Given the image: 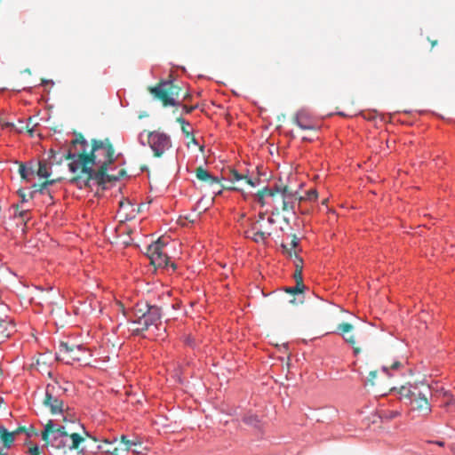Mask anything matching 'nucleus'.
<instances>
[{
    "mask_svg": "<svg viewBox=\"0 0 455 455\" xmlns=\"http://www.w3.org/2000/svg\"><path fill=\"white\" fill-rule=\"evenodd\" d=\"M89 144L82 133H76L70 148L62 158L70 160L68 167L75 175L70 180L80 188L90 187L92 180L98 185L116 181V178L107 173L108 166L116 160L115 148L108 138L92 139Z\"/></svg>",
    "mask_w": 455,
    "mask_h": 455,
    "instance_id": "1",
    "label": "nucleus"
},
{
    "mask_svg": "<svg viewBox=\"0 0 455 455\" xmlns=\"http://www.w3.org/2000/svg\"><path fill=\"white\" fill-rule=\"evenodd\" d=\"M72 426H56L53 420H49L42 432V439L52 448L63 450H77L84 441L82 434L88 435L80 422L71 421Z\"/></svg>",
    "mask_w": 455,
    "mask_h": 455,
    "instance_id": "2",
    "label": "nucleus"
},
{
    "mask_svg": "<svg viewBox=\"0 0 455 455\" xmlns=\"http://www.w3.org/2000/svg\"><path fill=\"white\" fill-rule=\"evenodd\" d=\"M401 396L410 400L411 410L426 418L432 412V406L428 401L431 395L430 387L423 383L420 385L407 384L399 388Z\"/></svg>",
    "mask_w": 455,
    "mask_h": 455,
    "instance_id": "3",
    "label": "nucleus"
},
{
    "mask_svg": "<svg viewBox=\"0 0 455 455\" xmlns=\"http://www.w3.org/2000/svg\"><path fill=\"white\" fill-rule=\"evenodd\" d=\"M269 198L274 207L272 214H279L280 211L295 213L296 203L302 200L296 191L282 182L270 188Z\"/></svg>",
    "mask_w": 455,
    "mask_h": 455,
    "instance_id": "4",
    "label": "nucleus"
},
{
    "mask_svg": "<svg viewBox=\"0 0 455 455\" xmlns=\"http://www.w3.org/2000/svg\"><path fill=\"white\" fill-rule=\"evenodd\" d=\"M134 317L132 323L135 327L132 332L138 334L148 329L150 325H156L161 319V309L156 306L148 303H138L134 307Z\"/></svg>",
    "mask_w": 455,
    "mask_h": 455,
    "instance_id": "5",
    "label": "nucleus"
},
{
    "mask_svg": "<svg viewBox=\"0 0 455 455\" xmlns=\"http://www.w3.org/2000/svg\"><path fill=\"white\" fill-rule=\"evenodd\" d=\"M148 92L155 100L160 101L164 107L178 105V99L181 88L172 80H161L155 86H149Z\"/></svg>",
    "mask_w": 455,
    "mask_h": 455,
    "instance_id": "6",
    "label": "nucleus"
},
{
    "mask_svg": "<svg viewBox=\"0 0 455 455\" xmlns=\"http://www.w3.org/2000/svg\"><path fill=\"white\" fill-rule=\"evenodd\" d=\"M164 240L159 238L147 248V256L155 267H167L169 266V257L164 252Z\"/></svg>",
    "mask_w": 455,
    "mask_h": 455,
    "instance_id": "7",
    "label": "nucleus"
},
{
    "mask_svg": "<svg viewBox=\"0 0 455 455\" xmlns=\"http://www.w3.org/2000/svg\"><path fill=\"white\" fill-rule=\"evenodd\" d=\"M148 143L154 152V156L161 157L165 151L172 148V141L168 135L159 132H148Z\"/></svg>",
    "mask_w": 455,
    "mask_h": 455,
    "instance_id": "8",
    "label": "nucleus"
},
{
    "mask_svg": "<svg viewBox=\"0 0 455 455\" xmlns=\"http://www.w3.org/2000/svg\"><path fill=\"white\" fill-rule=\"evenodd\" d=\"M85 354L86 350L81 345L69 346L66 342H60L57 352V358L65 361L67 363H72L76 361H81Z\"/></svg>",
    "mask_w": 455,
    "mask_h": 455,
    "instance_id": "9",
    "label": "nucleus"
},
{
    "mask_svg": "<svg viewBox=\"0 0 455 455\" xmlns=\"http://www.w3.org/2000/svg\"><path fill=\"white\" fill-rule=\"evenodd\" d=\"M60 386L58 383L49 384L45 389V396L44 399V405L50 409L52 415L64 414V403L63 401L59 399L56 393L58 389H60Z\"/></svg>",
    "mask_w": 455,
    "mask_h": 455,
    "instance_id": "10",
    "label": "nucleus"
},
{
    "mask_svg": "<svg viewBox=\"0 0 455 455\" xmlns=\"http://www.w3.org/2000/svg\"><path fill=\"white\" fill-rule=\"evenodd\" d=\"M354 326L349 323H341L337 326V331L342 336L344 340L352 346L354 354L358 355L361 348L356 346L355 335L352 333Z\"/></svg>",
    "mask_w": 455,
    "mask_h": 455,
    "instance_id": "11",
    "label": "nucleus"
},
{
    "mask_svg": "<svg viewBox=\"0 0 455 455\" xmlns=\"http://www.w3.org/2000/svg\"><path fill=\"white\" fill-rule=\"evenodd\" d=\"M196 178L203 182L207 183L212 187H215L214 193L220 194L221 193L222 186L220 183V180L218 177L212 176L207 170L204 167L199 166L196 169Z\"/></svg>",
    "mask_w": 455,
    "mask_h": 455,
    "instance_id": "12",
    "label": "nucleus"
},
{
    "mask_svg": "<svg viewBox=\"0 0 455 455\" xmlns=\"http://www.w3.org/2000/svg\"><path fill=\"white\" fill-rule=\"evenodd\" d=\"M15 435L6 427L0 426V455H8L15 441Z\"/></svg>",
    "mask_w": 455,
    "mask_h": 455,
    "instance_id": "13",
    "label": "nucleus"
},
{
    "mask_svg": "<svg viewBox=\"0 0 455 455\" xmlns=\"http://www.w3.org/2000/svg\"><path fill=\"white\" fill-rule=\"evenodd\" d=\"M292 122L302 130L314 131L315 129L313 121L311 120L309 116L304 111L298 112L293 116Z\"/></svg>",
    "mask_w": 455,
    "mask_h": 455,
    "instance_id": "14",
    "label": "nucleus"
},
{
    "mask_svg": "<svg viewBox=\"0 0 455 455\" xmlns=\"http://www.w3.org/2000/svg\"><path fill=\"white\" fill-rule=\"evenodd\" d=\"M132 443H129V439L127 438V436L122 435L120 436L119 444L117 446H115L111 451L107 450L106 453L111 455H129V452L132 451Z\"/></svg>",
    "mask_w": 455,
    "mask_h": 455,
    "instance_id": "15",
    "label": "nucleus"
},
{
    "mask_svg": "<svg viewBox=\"0 0 455 455\" xmlns=\"http://www.w3.org/2000/svg\"><path fill=\"white\" fill-rule=\"evenodd\" d=\"M302 269H303V259H297L296 265H295V271L293 274V277L296 282V290L297 291H304L305 290V284L303 283V276H302Z\"/></svg>",
    "mask_w": 455,
    "mask_h": 455,
    "instance_id": "16",
    "label": "nucleus"
},
{
    "mask_svg": "<svg viewBox=\"0 0 455 455\" xmlns=\"http://www.w3.org/2000/svg\"><path fill=\"white\" fill-rule=\"evenodd\" d=\"M14 331L15 325L12 323V320H7L4 323H0V341L10 337Z\"/></svg>",
    "mask_w": 455,
    "mask_h": 455,
    "instance_id": "17",
    "label": "nucleus"
},
{
    "mask_svg": "<svg viewBox=\"0 0 455 455\" xmlns=\"http://www.w3.org/2000/svg\"><path fill=\"white\" fill-rule=\"evenodd\" d=\"M252 230H255L252 235V240L258 243H265L267 238L271 235V232L257 229L256 224L252 227Z\"/></svg>",
    "mask_w": 455,
    "mask_h": 455,
    "instance_id": "18",
    "label": "nucleus"
},
{
    "mask_svg": "<svg viewBox=\"0 0 455 455\" xmlns=\"http://www.w3.org/2000/svg\"><path fill=\"white\" fill-rule=\"evenodd\" d=\"M60 180H61V178H56V179H52V180H46L42 184H34L33 187H32L34 190L31 193V196H33V195L36 194V193L44 194V189L49 185H52V184L56 183L57 181Z\"/></svg>",
    "mask_w": 455,
    "mask_h": 455,
    "instance_id": "19",
    "label": "nucleus"
},
{
    "mask_svg": "<svg viewBox=\"0 0 455 455\" xmlns=\"http://www.w3.org/2000/svg\"><path fill=\"white\" fill-rule=\"evenodd\" d=\"M270 188H264L257 192L258 202L261 206H265L269 203L266 200L269 197Z\"/></svg>",
    "mask_w": 455,
    "mask_h": 455,
    "instance_id": "20",
    "label": "nucleus"
},
{
    "mask_svg": "<svg viewBox=\"0 0 455 455\" xmlns=\"http://www.w3.org/2000/svg\"><path fill=\"white\" fill-rule=\"evenodd\" d=\"M281 247L283 249V253H284L287 257L293 259L294 265H296L297 259H301L295 249L289 248L288 244L282 243Z\"/></svg>",
    "mask_w": 455,
    "mask_h": 455,
    "instance_id": "21",
    "label": "nucleus"
},
{
    "mask_svg": "<svg viewBox=\"0 0 455 455\" xmlns=\"http://www.w3.org/2000/svg\"><path fill=\"white\" fill-rule=\"evenodd\" d=\"M244 178H246L245 175L240 174L237 171L234 169L228 171L227 177V179L232 183L243 180Z\"/></svg>",
    "mask_w": 455,
    "mask_h": 455,
    "instance_id": "22",
    "label": "nucleus"
},
{
    "mask_svg": "<svg viewBox=\"0 0 455 455\" xmlns=\"http://www.w3.org/2000/svg\"><path fill=\"white\" fill-rule=\"evenodd\" d=\"M243 421L245 424L253 427H259L260 426V420L256 415H246L243 418Z\"/></svg>",
    "mask_w": 455,
    "mask_h": 455,
    "instance_id": "23",
    "label": "nucleus"
},
{
    "mask_svg": "<svg viewBox=\"0 0 455 455\" xmlns=\"http://www.w3.org/2000/svg\"><path fill=\"white\" fill-rule=\"evenodd\" d=\"M37 175L42 178L48 179L51 173L48 171V166L45 162H39V167L37 170Z\"/></svg>",
    "mask_w": 455,
    "mask_h": 455,
    "instance_id": "24",
    "label": "nucleus"
},
{
    "mask_svg": "<svg viewBox=\"0 0 455 455\" xmlns=\"http://www.w3.org/2000/svg\"><path fill=\"white\" fill-rule=\"evenodd\" d=\"M129 443H132L131 451L133 454L137 455L142 453V451L139 449L140 447H141L142 443L139 438H136L134 440H129Z\"/></svg>",
    "mask_w": 455,
    "mask_h": 455,
    "instance_id": "25",
    "label": "nucleus"
},
{
    "mask_svg": "<svg viewBox=\"0 0 455 455\" xmlns=\"http://www.w3.org/2000/svg\"><path fill=\"white\" fill-rule=\"evenodd\" d=\"M177 122L180 124L181 125V130L183 132V133L186 135L187 138H190L192 136V134L188 132V130L187 129V126L189 125V123H188L184 118L182 117H178L177 118Z\"/></svg>",
    "mask_w": 455,
    "mask_h": 455,
    "instance_id": "26",
    "label": "nucleus"
},
{
    "mask_svg": "<svg viewBox=\"0 0 455 455\" xmlns=\"http://www.w3.org/2000/svg\"><path fill=\"white\" fill-rule=\"evenodd\" d=\"M63 425H68V426H72V423L71 421H75V422H79V420L77 419V418L72 414H70L69 412H66L65 414H63Z\"/></svg>",
    "mask_w": 455,
    "mask_h": 455,
    "instance_id": "27",
    "label": "nucleus"
},
{
    "mask_svg": "<svg viewBox=\"0 0 455 455\" xmlns=\"http://www.w3.org/2000/svg\"><path fill=\"white\" fill-rule=\"evenodd\" d=\"M9 309L5 305L0 306V323H5L7 320H11L6 312H8Z\"/></svg>",
    "mask_w": 455,
    "mask_h": 455,
    "instance_id": "28",
    "label": "nucleus"
},
{
    "mask_svg": "<svg viewBox=\"0 0 455 455\" xmlns=\"http://www.w3.org/2000/svg\"><path fill=\"white\" fill-rule=\"evenodd\" d=\"M115 446L113 445L112 442H109L108 440H104L101 444L98 446V449L100 450L102 452L106 453L107 450H113Z\"/></svg>",
    "mask_w": 455,
    "mask_h": 455,
    "instance_id": "29",
    "label": "nucleus"
},
{
    "mask_svg": "<svg viewBox=\"0 0 455 455\" xmlns=\"http://www.w3.org/2000/svg\"><path fill=\"white\" fill-rule=\"evenodd\" d=\"M377 375H378L377 371H370L368 379H367V383L372 387L375 386L376 385L375 379L377 378Z\"/></svg>",
    "mask_w": 455,
    "mask_h": 455,
    "instance_id": "30",
    "label": "nucleus"
},
{
    "mask_svg": "<svg viewBox=\"0 0 455 455\" xmlns=\"http://www.w3.org/2000/svg\"><path fill=\"white\" fill-rule=\"evenodd\" d=\"M19 173L23 180H28V170H27L26 166L24 165V164H20Z\"/></svg>",
    "mask_w": 455,
    "mask_h": 455,
    "instance_id": "31",
    "label": "nucleus"
},
{
    "mask_svg": "<svg viewBox=\"0 0 455 455\" xmlns=\"http://www.w3.org/2000/svg\"><path fill=\"white\" fill-rule=\"evenodd\" d=\"M12 432L15 435V436H17L18 435H20L21 433H24V434L27 435L28 437H30V434L28 433V429H27V427H24V426L17 427Z\"/></svg>",
    "mask_w": 455,
    "mask_h": 455,
    "instance_id": "32",
    "label": "nucleus"
},
{
    "mask_svg": "<svg viewBox=\"0 0 455 455\" xmlns=\"http://www.w3.org/2000/svg\"><path fill=\"white\" fill-rule=\"evenodd\" d=\"M444 396H447L449 400L445 403L444 407L450 406V405H455V397L451 395L448 392H444Z\"/></svg>",
    "mask_w": 455,
    "mask_h": 455,
    "instance_id": "33",
    "label": "nucleus"
},
{
    "mask_svg": "<svg viewBox=\"0 0 455 455\" xmlns=\"http://www.w3.org/2000/svg\"><path fill=\"white\" fill-rule=\"evenodd\" d=\"M299 246V238L296 235H292V239L291 241V243L289 245V248L295 249Z\"/></svg>",
    "mask_w": 455,
    "mask_h": 455,
    "instance_id": "34",
    "label": "nucleus"
},
{
    "mask_svg": "<svg viewBox=\"0 0 455 455\" xmlns=\"http://www.w3.org/2000/svg\"><path fill=\"white\" fill-rule=\"evenodd\" d=\"M317 191L315 189H310L308 192H307V199L308 200H313V199H316L317 198Z\"/></svg>",
    "mask_w": 455,
    "mask_h": 455,
    "instance_id": "35",
    "label": "nucleus"
},
{
    "mask_svg": "<svg viewBox=\"0 0 455 455\" xmlns=\"http://www.w3.org/2000/svg\"><path fill=\"white\" fill-rule=\"evenodd\" d=\"M30 455H40V450L38 446L30 447L28 450Z\"/></svg>",
    "mask_w": 455,
    "mask_h": 455,
    "instance_id": "36",
    "label": "nucleus"
},
{
    "mask_svg": "<svg viewBox=\"0 0 455 455\" xmlns=\"http://www.w3.org/2000/svg\"><path fill=\"white\" fill-rule=\"evenodd\" d=\"M196 108V106H187V105H184L183 106V109H184V112L186 114H189L191 113L192 111H194L195 109Z\"/></svg>",
    "mask_w": 455,
    "mask_h": 455,
    "instance_id": "37",
    "label": "nucleus"
},
{
    "mask_svg": "<svg viewBox=\"0 0 455 455\" xmlns=\"http://www.w3.org/2000/svg\"><path fill=\"white\" fill-rule=\"evenodd\" d=\"M285 291H286V292L291 293V294L302 293L304 291H297L296 285L294 287H289Z\"/></svg>",
    "mask_w": 455,
    "mask_h": 455,
    "instance_id": "38",
    "label": "nucleus"
},
{
    "mask_svg": "<svg viewBox=\"0 0 455 455\" xmlns=\"http://www.w3.org/2000/svg\"><path fill=\"white\" fill-rule=\"evenodd\" d=\"M246 184L250 185L251 187H255L256 183L250 178L246 176V178L243 179Z\"/></svg>",
    "mask_w": 455,
    "mask_h": 455,
    "instance_id": "39",
    "label": "nucleus"
},
{
    "mask_svg": "<svg viewBox=\"0 0 455 455\" xmlns=\"http://www.w3.org/2000/svg\"><path fill=\"white\" fill-rule=\"evenodd\" d=\"M125 175H126V171L122 169V170L119 171L118 176H114V177L116 178V180H117L120 178L124 177Z\"/></svg>",
    "mask_w": 455,
    "mask_h": 455,
    "instance_id": "40",
    "label": "nucleus"
},
{
    "mask_svg": "<svg viewBox=\"0 0 455 455\" xmlns=\"http://www.w3.org/2000/svg\"><path fill=\"white\" fill-rule=\"evenodd\" d=\"M401 365H402V364H401V363H400V362H398V361H396V362H395V363L390 366V368H391V369H393V370H396V369L400 368V367H401Z\"/></svg>",
    "mask_w": 455,
    "mask_h": 455,
    "instance_id": "41",
    "label": "nucleus"
},
{
    "mask_svg": "<svg viewBox=\"0 0 455 455\" xmlns=\"http://www.w3.org/2000/svg\"><path fill=\"white\" fill-rule=\"evenodd\" d=\"M27 429H28V433L30 434V437L32 435H36V430H35L33 426H30V427H27Z\"/></svg>",
    "mask_w": 455,
    "mask_h": 455,
    "instance_id": "42",
    "label": "nucleus"
},
{
    "mask_svg": "<svg viewBox=\"0 0 455 455\" xmlns=\"http://www.w3.org/2000/svg\"><path fill=\"white\" fill-rule=\"evenodd\" d=\"M1 125H2V127H4V128H8V127H12V126H13V124H12L8 123V122H3V123H1Z\"/></svg>",
    "mask_w": 455,
    "mask_h": 455,
    "instance_id": "43",
    "label": "nucleus"
},
{
    "mask_svg": "<svg viewBox=\"0 0 455 455\" xmlns=\"http://www.w3.org/2000/svg\"><path fill=\"white\" fill-rule=\"evenodd\" d=\"M55 155H56V153L52 149L50 150V152H49L50 159H52V161H54L55 160Z\"/></svg>",
    "mask_w": 455,
    "mask_h": 455,
    "instance_id": "44",
    "label": "nucleus"
},
{
    "mask_svg": "<svg viewBox=\"0 0 455 455\" xmlns=\"http://www.w3.org/2000/svg\"><path fill=\"white\" fill-rule=\"evenodd\" d=\"M388 370H389V369H388L387 367H386V366L382 367V371H383V372H385V373H386V375H387V374H388Z\"/></svg>",
    "mask_w": 455,
    "mask_h": 455,
    "instance_id": "45",
    "label": "nucleus"
},
{
    "mask_svg": "<svg viewBox=\"0 0 455 455\" xmlns=\"http://www.w3.org/2000/svg\"><path fill=\"white\" fill-rule=\"evenodd\" d=\"M26 129H27V131H28L29 133H31V134H32V132H33V128L28 127V124H27Z\"/></svg>",
    "mask_w": 455,
    "mask_h": 455,
    "instance_id": "46",
    "label": "nucleus"
},
{
    "mask_svg": "<svg viewBox=\"0 0 455 455\" xmlns=\"http://www.w3.org/2000/svg\"><path fill=\"white\" fill-rule=\"evenodd\" d=\"M267 221H268L269 224H274L275 223V220L273 218H271V217L267 219Z\"/></svg>",
    "mask_w": 455,
    "mask_h": 455,
    "instance_id": "47",
    "label": "nucleus"
},
{
    "mask_svg": "<svg viewBox=\"0 0 455 455\" xmlns=\"http://www.w3.org/2000/svg\"><path fill=\"white\" fill-rule=\"evenodd\" d=\"M432 47L437 44V40L430 41Z\"/></svg>",
    "mask_w": 455,
    "mask_h": 455,
    "instance_id": "48",
    "label": "nucleus"
},
{
    "mask_svg": "<svg viewBox=\"0 0 455 455\" xmlns=\"http://www.w3.org/2000/svg\"><path fill=\"white\" fill-rule=\"evenodd\" d=\"M39 366H40V359H37L36 367L37 368L38 371H40Z\"/></svg>",
    "mask_w": 455,
    "mask_h": 455,
    "instance_id": "49",
    "label": "nucleus"
},
{
    "mask_svg": "<svg viewBox=\"0 0 455 455\" xmlns=\"http://www.w3.org/2000/svg\"><path fill=\"white\" fill-rule=\"evenodd\" d=\"M435 443L438 444L439 446H443L444 445V443L441 442V441H437V442H435Z\"/></svg>",
    "mask_w": 455,
    "mask_h": 455,
    "instance_id": "50",
    "label": "nucleus"
},
{
    "mask_svg": "<svg viewBox=\"0 0 455 455\" xmlns=\"http://www.w3.org/2000/svg\"><path fill=\"white\" fill-rule=\"evenodd\" d=\"M231 189H234V190H241L242 188H239V187H232L230 188Z\"/></svg>",
    "mask_w": 455,
    "mask_h": 455,
    "instance_id": "51",
    "label": "nucleus"
},
{
    "mask_svg": "<svg viewBox=\"0 0 455 455\" xmlns=\"http://www.w3.org/2000/svg\"><path fill=\"white\" fill-rule=\"evenodd\" d=\"M124 206H125V204H124V203H123V202H121V203H120V207H121V208H124Z\"/></svg>",
    "mask_w": 455,
    "mask_h": 455,
    "instance_id": "52",
    "label": "nucleus"
},
{
    "mask_svg": "<svg viewBox=\"0 0 455 455\" xmlns=\"http://www.w3.org/2000/svg\"><path fill=\"white\" fill-rule=\"evenodd\" d=\"M20 196H21V197H22V201H26V196H25V195H24V194H21Z\"/></svg>",
    "mask_w": 455,
    "mask_h": 455,
    "instance_id": "53",
    "label": "nucleus"
},
{
    "mask_svg": "<svg viewBox=\"0 0 455 455\" xmlns=\"http://www.w3.org/2000/svg\"><path fill=\"white\" fill-rule=\"evenodd\" d=\"M31 122H32V118L30 117V118L28 119V127H29V126H31V124H30Z\"/></svg>",
    "mask_w": 455,
    "mask_h": 455,
    "instance_id": "54",
    "label": "nucleus"
},
{
    "mask_svg": "<svg viewBox=\"0 0 455 455\" xmlns=\"http://www.w3.org/2000/svg\"><path fill=\"white\" fill-rule=\"evenodd\" d=\"M171 267H172V269H173V270L176 268V266H175V264H174V263H172V264H171Z\"/></svg>",
    "mask_w": 455,
    "mask_h": 455,
    "instance_id": "55",
    "label": "nucleus"
},
{
    "mask_svg": "<svg viewBox=\"0 0 455 455\" xmlns=\"http://www.w3.org/2000/svg\"><path fill=\"white\" fill-rule=\"evenodd\" d=\"M259 219H260V220H263V219H264V214H263V213H260V214H259Z\"/></svg>",
    "mask_w": 455,
    "mask_h": 455,
    "instance_id": "56",
    "label": "nucleus"
},
{
    "mask_svg": "<svg viewBox=\"0 0 455 455\" xmlns=\"http://www.w3.org/2000/svg\"><path fill=\"white\" fill-rule=\"evenodd\" d=\"M188 97H189V94L186 92L185 95H184V99H187Z\"/></svg>",
    "mask_w": 455,
    "mask_h": 455,
    "instance_id": "57",
    "label": "nucleus"
},
{
    "mask_svg": "<svg viewBox=\"0 0 455 455\" xmlns=\"http://www.w3.org/2000/svg\"><path fill=\"white\" fill-rule=\"evenodd\" d=\"M303 140H310L311 139H308V138H307V137H303Z\"/></svg>",
    "mask_w": 455,
    "mask_h": 455,
    "instance_id": "58",
    "label": "nucleus"
},
{
    "mask_svg": "<svg viewBox=\"0 0 455 455\" xmlns=\"http://www.w3.org/2000/svg\"><path fill=\"white\" fill-rule=\"evenodd\" d=\"M397 415V412H393V417H395Z\"/></svg>",
    "mask_w": 455,
    "mask_h": 455,
    "instance_id": "59",
    "label": "nucleus"
},
{
    "mask_svg": "<svg viewBox=\"0 0 455 455\" xmlns=\"http://www.w3.org/2000/svg\"><path fill=\"white\" fill-rule=\"evenodd\" d=\"M62 161V158H60L59 161H58V164H60Z\"/></svg>",
    "mask_w": 455,
    "mask_h": 455,
    "instance_id": "60",
    "label": "nucleus"
}]
</instances>
